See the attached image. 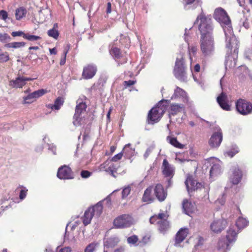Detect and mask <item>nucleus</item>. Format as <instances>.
Masks as SVG:
<instances>
[{
  "label": "nucleus",
  "mask_w": 252,
  "mask_h": 252,
  "mask_svg": "<svg viewBox=\"0 0 252 252\" xmlns=\"http://www.w3.org/2000/svg\"><path fill=\"white\" fill-rule=\"evenodd\" d=\"M214 18L219 22L223 28L228 49L225 61V67L231 68L235 66L239 48V41L233 32L230 19L226 11L221 8H217L214 13Z\"/></svg>",
  "instance_id": "1"
},
{
  "label": "nucleus",
  "mask_w": 252,
  "mask_h": 252,
  "mask_svg": "<svg viewBox=\"0 0 252 252\" xmlns=\"http://www.w3.org/2000/svg\"><path fill=\"white\" fill-rule=\"evenodd\" d=\"M199 21L198 28L201 35L200 41V50L203 56L205 58H208L214 54L215 50L211 20L201 13L197 16L194 24L195 25Z\"/></svg>",
  "instance_id": "2"
},
{
  "label": "nucleus",
  "mask_w": 252,
  "mask_h": 252,
  "mask_svg": "<svg viewBox=\"0 0 252 252\" xmlns=\"http://www.w3.org/2000/svg\"><path fill=\"white\" fill-rule=\"evenodd\" d=\"M239 231H236L234 226H230L227 231L225 238L220 239L218 242V249L223 252L229 250L236 241Z\"/></svg>",
  "instance_id": "3"
},
{
  "label": "nucleus",
  "mask_w": 252,
  "mask_h": 252,
  "mask_svg": "<svg viewBox=\"0 0 252 252\" xmlns=\"http://www.w3.org/2000/svg\"><path fill=\"white\" fill-rule=\"evenodd\" d=\"M239 231H236L234 226H230L227 231L225 238L220 239L218 242V249L223 252L229 250L236 241Z\"/></svg>",
  "instance_id": "4"
},
{
  "label": "nucleus",
  "mask_w": 252,
  "mask_h": 252,
  "mask_svg": "<svg viewBox=\"0 0 252 252\" xmlns=\"http://www.w3.org/2000/svg\"><path fill=\"white\" fill-rule=\"evenodd\" d=\"M186 69L187 67L185 63L183 54H179L177 57L175 62L173 71L174 76L181 82H187L188 77Z\"/></svg>",
  "instance_id": "5"
},
{
  "label": "nucleus",
  "mask_w": 252,
  "mask_h": 252,
  "mask_svg": "<svg viewBox=\"0 0 252 252\" xmlns=\"http://www.w3.org/2000/svg\"><path fill=\"white\" fill-rule=\"evenodd\" d=\"M102 202L100 201L92 207L89 208L84 213L82 218V222L85 226L90 224L94 216L98 217L102 212Z\"/></svg>",
  "instance_id": "6"
},
{
  "label": "nucleus",
  "mask_w": 252,
  "mask_h": 252,
  "mask_svg": "<svg viewBox=\"0 0 252 252\" xmlns=\"http://www.w3.org/2000/svg\"><path fill=\"white\" fill-rule=\"evenodd\" d=\"M75 113L73 117V125L78 126L81 125L82 115L85 112L87 105L82 99H78L76 101Z\"/></svg>",
  "instance_id": "7"
},
{
  "label": "nucleus",
  "mask_w": 252,
  "mask_h": 252,
  "mask_svg": "<svg viewBox=\"0 0 252 252\" xmlns=\"http://www.w3.org/2000/svg\"><path fill=\"white\" fill-rule=\"evenodd\" d=\"M133 222V219L130 215L124 214L117 217L114 220L113 224L117 228H124L130 226Z\"/></svg>",
  "instance_id": "8"
},
{
  "label": "nucleus",
  "mask_w": 252,
  "mask_h": 252,
  "mask_svg": "<svg viewBox=\"0 0 252 252\" xmlns=\"http://www.w3.org/2000/svg\"><path fill=\"white\" fill-rule=\"evenodd\" d=\"M208 162L211 166L210 170V176L212 179L220 175L222 173V162L218 158H211L208 159Z\"/></svg>",
  "instance_id": "9"
},
{
  "label": "nucleus",
  "mask_w": 252,
  "mask_h": 252,
  "mask_svg": "<svg viewBox=\"0 0 252 252\" xmlns=\"http://www.w3.org/2000/svg\"><path fill=\"white\" fill-rule=\"evenodd\" d=\"M236 108L239 113L243 115H247L252 112V104L244 99L238 100Z\"/></svg>",
  "instance_id": "10"
},
{
  "label": "nucleus",
  "mask_w": 252,
  "mask_h": 252,
  "mask_svg": "<svg viewBox=\"0 0 252 252\" xmlns=\"http://www.w3.org/2000/svg\"><path fill=\"white\" fill-rule=\"evenodd\" d=\"M215 130L209 141V145L212 148H217L220 146L222 140V133L220 128L216 126Z\"/></svg>",
  "instance_id": "11"
},
{
  "label": "nucleus",
  "mask_w": 252,
  "mask_h": 252,
  "mask_svg": "<svg viewBox=\"0 0 252 252\" xmlns=\"http://www.w3.org/2000/svg\"><path fill=\"white\" fill-rule=\"evenodd\" d=\"M33 79L30 77H26L21 75H18L15 79L9 81V85L12 88H22L25 86L27 81H32Z\"/></svg>",
  "instance_id": "12"
},
{
  "label": "nucleus",
  "mask_w": 252,
  "mask_h": 252,
  "mask_svg": "<svg viewBox=\"0 0 252 252\" xmlns=\"http://www.w3.org/2000/svg\"><path fill=\"white\" fill-rule=\"evenodd\" d=\"M57 177L60 179L68 180L73 179L74 175L69 167L63 165L59 168Z\"/></svg>",
  "instance_id": "13"
},
{
  "label": "nucleus",
  "mask_w": 252,
  "mask_h": 252,
  "mask_svg": "<svg viewBox=\"0 0 252 252\" xmlns=\"http://www.w3.org/2000/svg\"><path fill=\"white\" fill-rule=\"evenodd\" d=\"M47 93V91L44 89H40L35 91L29 94L26 96L23 97V104H30L33 102L35 99Z\"/></svg>",
  "instance_id": "14"
},
{
  "label": "nucleus",
  "mask_w": 252,
  "mask_h": 252,
  "mask_svg": "<svg viewBox=\"0 0 252 252\" xmlns=\"http://www.w3.org/2000/svg\"><path fill=\"white\" fill-rule=\"evenodd\" d=\"M171 99L181 101L184 103H187L188 101V97L186 92L179 87H176V88L174 90V94Z\"/></svg>",
  "instance_id": "15"
},
{
  "label": "nucleus",
  "mask_w": 252,
  "mask_h": 252,
  "mask_svg": "<svg viewBox=\"0 0 252 252\" xmlns=\"http://www.w3.org/2000/svg\"><path fill=\"white\" fill-rule=\"evenodd\" d=\"M97 67L95 65L88 64L84 67L82 77L85 80L92 79L95 75Z\"/></svg>",
  "instance_id": "16"
},
{
  "label": "nucleus",
  "mask_w": 252,
  "mask_h": 252,
  "mask_svg": "<svg viewBox=\"0 0 252 252\" xmlns=\"http://www.w3.org/2000/svg\"><path fill=\"white\" fill-rule=\"evenodd\" d=\"M227 221L224 219L214 220L210 224L211 230L216 233H220L226 226Z\"/></svg>",
  "instance_id": "17"
},
{
  "label": "nucleus",
  "mask_w": 252,
  "mask_h": 252,
  "mask_svg": "<svg viewBox=\"0 0 252 252\" xmlns=\"http://www.w3.org/2000/svg\"><path fill=\"white\" fill-rule=\"evenodd\" d=\"M162 116V114H160L157 108L153 107L148 113V124H154L158 122Z\"/></svg>",
  "instance_id": "18"
},
{
  "label": "nucleus",
  "mask_w": 252,
  "mask_h": 252,
  "mask_svg": "<svg viewBox=\"0 0 252 252\" xmlns=\"http://www.w3.org/2000/svg\"><path fill=\"white\" fill-rule=\"evenodd\" d=\"M232 173L230 176L229 180L234 185H237L240 182L242 178V173L237 166L232 168Z\"/></svg>",
  "instance_id": "19"
},
{
  "label": "nucleus",
  "mask_w": 252,
  "mask_h": 252,
  "mask_svg": "<svg viewBox=\"0 0 252 252\" xmlns=\"http://www.w3.org/2000/svg\"><path fill=\"white\" fill-rule=\"evenodd\" d=\"M162 168V173L165 176L170 178H172L173 176L175 168L172 165L169 163L166 159H164L163 161Z\"/></svg>",
  "instance_id": "20"
},
{
  "label": "nucleus",
  "mask_w": 252,
  "mask_h": 252,
  "mask_svg": "<svg viewBox=\"0 0 252 252\" xmlns=\"http://www.w3.org/2000/svg\"><path fill=\"white\" fill-rule=\"evenodd\" d=\"M185 106L184 103H172L170 104L169 113V115L175 116L179 113L185 112Z\"/></svg>",
  "instance_id": "21"
},
{
  "label": "nucleus",
  "mask_w": 252,
  "mask_h": 252,
  "mask_svg": "<svg viewBox=\"0 0 252 252\" xmlns=\"http://www.w3.org/2000/svg\"><path fill=\"white\" fill-rule=\"evenodd\" d=\"M184 8L186 10H192L201 6V0H183Z\"/></svg>",
  "instance_id": "22"
},
{
  "label": "nucleus",
  "mask_w": 252,
  "mask_h": 252,
  "mask_svg": "<svg viewBox=\"0 0 252 252\" xmlns=\"http://www.w3.org/2000/svg\"><path fill=\"white\" fill-rule=\"evenodd\" d=\"M217 102L220 107L224 110H230V106L227 103V96L224 93H221L217 99Z\"/></svg>",
  "instance_id": "23"
},
{
  "label": "nucleus",
  "mask_w": 252,
  "mask_h": 252,
  "mask_svg": "<svg viewBox=\"0 0 252 252\" xmlns=\"http://www.w3.org/2000/svg\"><path fill=\"white\" fill-rule=\"evenodd\" d=\"M155 194L160 201H162L165 200L167 193L164 190L163 186L160 184H158L155 189Z\"/></svg>",
  "instance_id": "24"
},
{
  "label": "nucleus",
  "mask_w": 252,
  "mask_h": 252,
  "mask_svg": "<svg viewBox=\"0 0 252 252\" xmlns=\"http://www.w3.org/2000/svg\"><path fill=\"white\" fill-rule=\"evenodd\" d=\"M122 152L125 157L128 159H130L136 154L135 148H132L131 145L129 143L125 146Z\"/></svg>",
  "instance_id": "25"
},
{
  "label": "nucleus",
  "mask_w": 252,
  "mask_h": 252,
  "mask_svg": "<svg viewBox=\"0 0 252 252\" xmlns=\"http://www.w3.org/2000/svg\"><path fill=\"white\" fill-rule=\"evenodd\" d=\"M189 233V229L187 228H182L176 234V243H180L183 241Z\"/></svg>",
  "instance_id": "26"
},
{
  "label": "nucleus",
  "mask_w": 252,
  "mask_h": 252,
  "mask_svg": "<svg viewBox=\"0 0 252 252\" xmlns=\"http://www.w3.org/2000/svg\"><path fill=\"white\" fill-rule=\"evenodd\" d=\"M119 242V239L117 237H111L106 239L104 242V250H106V248H112Z\"/></svg>",
  "instance_id": "27"
},
{
  "label": "nucleus",
  "mask_w": 252,
  "mask_h": 252,
  "mask_svg": "<svg viewBox=\"0 0 252 252\" xmlns=\"http://www.w3.org/2000/svg\"><path fill=\"white\" fill-rule=\"evenodd\" d=\"M185 184L189 191L195 190L197 189L198 183L195 181L192 176H188L186 180Z\"/></svg>",
  "instance_id": "28"
},
{
  "label": "nucleus",
  "mask_w": 252,
  "mask_h": 252,
  "mask_svg": "<svg viewBox=\"0 0 252 252\" xmlns=\"http://www.w3.org/2000/svg\"><path fill=\"white\" fill-rule=\"evenodd\" d=\"M169 103L170 100L163 99L159 101L157 105L154 107L157 108L159 111V113L160 112V114H162V115H163L167 110Z\"/></svg>",
  "instance_id": "29"
},
{
  "label": "nucleus",
  "mask_w": 252,
  "mask_h": 252,
  "mask_svg": "<svg viewBox=\"0 0 252 252\" xmlns=\"http://www.w3.org/2000/svg\"><path fill=\"white\" fill-rule=\"evenodd\" d=\"M64 102L63 99L62 97H58L55 101L54 104H48L46 107L48 108L51 109L52 110H58L60 109L61 107L63 105Z\"/></svg>",
  "instance_id": "30"
},
{
  "label": "nucleus",
  "mask_w": 252,
  "mask_h": 252,
  "mask_svg": "<svg viewBox=\"0 0 252 252\" xmlns=\"http://www.w3.org/2000/svg\"><path fill=\"white\" fill-rule=\"evenodd\" d=\"M27 11L26 9L23 6L17 8L15 10V15L17 20H20L26 16Z\"/></svg>",
  "instance_id": "31"
},
{
  "label": "nucleus",
  "mask_w": 252,
  "mask_h": 252,
  "mask_svg": "<svg viewBox=\"0 0 252 252\" xmlns=\"http://www.w3.org/2000/svg\"><path fill=\"white\" fill-rule=\"evenodd\" d=\"M166 140L171 145L176 148L182 149L185 147V145L179 142L175 137L168 136L166 138Z\"/></svg>",
  "instance_id": "32"
},
{
  "label": "nucleus",
  "mask_w": 252,
  "mask_h": 252,
  "mask_svg": "<svg viewBox=\"0 0 252 252\" xmlns=\"http://www.w3.org/2000/svg\"><path fill=\"white\" fill-rule=\"evenodd\" d=\"M183 209L185 214L189 215L194 211V206L187 200H184L183 202Z\"/></svg>",
  "instance_id": "33"
},
{
  "label": "nucleus",
  "mask_w": 252,
  "mask_h": 252,
  "mask_svg": "<svg viewBox=\"0 0 252 252\" xmlns=\"http://www.w3.org/2000/svg\"><path fill=\"white\" fill-rule=\"evenodd\" d=\"M158 229L161 233H164L169 227V222L166 220H158Z\"/></svg>",
  "instance_id": "34"
},
{
  "label": "nucleus",
  "mask_w": 252,
  "mask_h": 252,
  "mask_svg": "<svg viewBox=\"0 0 252 252\" xmlns=\"http://www.w3.org/2000/svg\"><path fill=\"white\" fill-rule=\"evenodd\" d=\"M152 192V188H149L147 189L144 193L142 200L143 202L150 203L153 201L152 198L151 196V193Z\"/></svg>",
  "instance_id": "35"
},
{
  "label": "nucleus",
  "mask_w": 252,
  "mask_h": 252,
  "mask_svg": "<svg viewBox=\"0 0 252 252\" xmlns=\"http://www.w3.org/2000/svg\"><path fill=\"white\" fill-rule=\"evenodd\" d=\"M249 221L245 218L239 217L236 221V225L239 229H241L246 227Z\"/></svg>",
  "instance_id": "36"
},
{
  "label": "nucleus",
  "mask_w": 252,
  "mask_h": 252,
  "mask_svg": "<svg viewBox=\"0 0 252 252\" xmlns=\"http://www.w3.org/2000/svg\"><path fill=\"white\" fill-rule=\"evenodd\" d=\"M26 43L24 42H14L7 43L5 45V47L7 48H19L24 47Z\"/></svg>",
  "instance_id": "37"
},
{
  "label": "nucleus",
  "mask_w": 252,
  "mask_h": 252,
  "mask_svg": "<svg viewBox=\"0 0 252 252\" xmlns=\"http://www.w3.org/2000/svg\"><path fill=\"white\" fill-rule=\"evenodd\" d=\"M110 54L115 60L119 59L121 57L120 49L116 47H112L110 50Z\"/></svg>",
  "instance_id": "38"
},
{
  "label": "nucleus",
  "mask_w": 252,
  "mask_h": 252,
  "mask_svg": "<svg viewBox=\"0 0 252 252\" xmlns=\"http://www.w3.org/2000/svg\"><path fill=\"white\" fill-rule=\"evenodd\" d=\"M47 34L49 36L57 39L59 36V32L56 28H53L52 29L48 31Z\"/></svg>",
  "instance_id": "39"
},
{
  "label": "nucleus",
  "mask_w": 252,
  "mask_h": 252,
  "mask_svg": "<svg viewBox=\"0 0 252 252\" xmlns=\"http://www.w3.org/2000/svg\"><path fill=\"white\" fill-rule=\"evenodd\" d=\"M188 51L189 59L190 60V62L191 63L192 61V57L195 56L197 52V48L194 46H188Z\"/></svg>",
  "instance_id": "40"
},
{
  "label": "nucleus",
  "mask_w": 252,
  "mask_h": 252,
  "mask_svg": "<svg viewBox=\"0 0 252 252\" xmlns=\"http://www.w3.org/2000/svg\"><path fill=\"white\" fill-rule=\"evenodd\" d=\"M166 214L164 213H159L157 216H153L151 217L150 219V222L151 223H154L155 222V220H164V218H166Z\"/></svg>",
  "instance_id": "41"
},
{
  "label": "nucleus",
  "mask_w": 252,
  "mask_h": 252,
  "mask_svg": "<svg viewBox=\"0 0 252 252\" xmlns=\"http://www.w3.org/2000/svg\"><path fill=\"white\" fill-rule=\"evenodd\" d=\"M24 38L29 41H34L41 39V37L39 36L26 33V35H24Z\"/></svg>",
  "instance_id": "42"
},
{
  "label": "nucleus",
  "mask_w": 252,
  "mask_h": 252,
  "mask_svg": "<svg viewBox=\"0 0 252 252\" xmlns=\"http://www.w3.org/2000/svg\"><path fill=\"white\" fill-rule=\"evenodd\" d=\"M11 39L10 36L6 33H0V42L5 43Z\"/></svg>",
  "instance_id": "43"
},
{
  "label": "nucleus",
  "mask_w": 252,
  "mask_h": 252,
  "mask_svg": "<svg viewBox=\"0 0 252 252\" xmlns=\"http://www.w3.org/2000/svg\"><path fill=\"white\" fill-rule=\"evenodd\" d=\"M9 60V57L8 53H0V63H4Z\"/></svg>",
  "instance_id": "44"
},
{
  "label": "nucleus",
  "mask_w": 252,
  "mask_h": 252,
  "mask_svg": "<svg viewBox=\"0 0 252 252\" xmlns=\"http://www.w3.org/2000/svg\"><path fill=\"white\" fill-rule=\"evenodd\" d=\"M110 165L108 167L107 172L110 173L112 176L115 177L114 173L117 171V168L114 165V164L110 163Z\"/></svg>",
  "instance_id": "45"
},
{
  "label": "nucleus",
  "mask_w": 252,
  "mask_h": 252,
  "mask_svg": "<svg viewBox=\"0 0 252 252\" xmlns=\"http://www.w3.org/2000/svg\"><path fill=\"white\" fill-rule=\"evenodd\" d=\"M138 241V237L136 235H132L127 239V242L130 245H134Z\"/></svg>",
  "instance_id": "46"
},
{
  "label": "nucleus",
  "mask_w": 252,
  "mask_h": 252,
  "mask_svg": "<svg viewBox=\"0 0 252 252\" xmlns=\"http://www.w3.org/2000/svg\"><path fill=\"white\" fill-rule=\"evenodd\" d=\"M131 191V189L129 186H127L126 187H125L122 192V198H126L128 194L130 193Z\"/></svg>",
  "instance_id": "47"
},
{
  "label": "nucleus",
  "mask_w": 252,
  "mask_h": 252,
  "mask_svg": "<svg viewBox=\"0 0 252 252\" xmlns=\"http://www.w3.org/2000/svg\"><path fill=\"white\" fill-rule=\"evenodd\" d=\"M78 225V223L73 224L71 222H69L68 223L66 226V230L65 233V237H67L68 236L67 233V229L69 227L71 228V230L73 231L77 226Z\"/></svg>",
  "instance_id": "48"
},
{
  "label": "nucleus",
  "mask_w": 252,
  "mask_h": 252,
  "mask_svg": "<svg viewBox=\"0 0 252 252\" xmlns=\"http://www.w3.org/2000/svg\"><path fill=\"white\" fill-rule=\"evenodd\" d=\"M96 245L94 243L89 244L85 249V252H94L95 249Z\"/></svg>",
  "instance_id": "49"
},
{
  "label": "nucleus",
  "mask_w": 252,
  "mask_h": 252,
  "mask_svg": "<svg viewBox=\"0 0 252 252\" xmlns=\"http://www.w3.org/2000/svg\"><path fill=\"white\" fill-rule=\"evenodd\" d=\"M28 189L26 188H23L20 192L19 198L21 200H23L26 196Z\"/></svg>",
  "instance_id": "50"
},
{
  "label": "nucleus",
  "mask_w": 252,
  "mask_h": 252,
  "mask_svg": "<svg viewBox=\"0 0 252 252\" xmlns=\"http://www.w3.org/2000/svg\"><path fill=\"white\" fill-rule=\"evenodd\" d=\"M110 162L106 161L104 163L101 164L99 166V169L100 171H105L107 172L108 166L110 164Z\"/></svg>",
  "instance_id": "51"
},
{
  "label": "nucleus",
  "mask_w": 252,
  "mask_h": 252,
  "mask_svg": "<svg viewBox=\"0 0 252 252\" xmlns=\"http://www.w3.org/2000/svg\"><path fill=\"white\" fill-rule=\"evenodd\" d=\"M71 248L69 247L61 248L60 247H58L57 248V252H71Z\"/></svg>",
  "instance_id": "52"
},
{
  "label": "nucleus",
  "mask_w": 252,
  "mask_h": 252,
  "mask_svg": "<svg viewBox=\"0 0 252 252\" xmlns=\"http://www.w3.org/2000/svg\"><path fill=\"white\" fill-rule=\"evenodd\" d=\"M123 153L122 151L121 152L119 153V154L115 155L111 159V161H117L118 160L121 159L123 157Z\"/></svg>",
  "instance_id": "53"
},
{
  "label": "nucleus",
  "mask_w": 252,
  "mask_h": 252,
  "mask_svg": "<svg viewBox=\"0 0 252 252\" xmlns=\"http://www.w3.org/2000/svg\"><path fill=\"white\" fill-rule=\"evenodd\" d=\"M154 148V146H150L147 149L145 154H144V158L145 159H146L149 157V156L153 151Z\"/></svg>",
  "instance_id": "54"
},
{
  "label": "nucleus",
  "mask_w": 252,
  "mask_h": 252,
  "mask_svg": "<svg viewBox=\"0 0 252 252\" xmlns=\"http://www.w3.org/2000/svg\"><path fill=\"white\" fill-rule=\"evenodd\" d=\"M8 17L7 12L4 10H1L0 11V18L4 21H5Z\"/></svg>",
  "instance_id": "55"
},
{
  "label": "nucleus",
  "mask_w": 252,
  "mask_h": 252,
  "mask_svg": "<svg viewBox=\"0 0 252 252\" xmlns=\"http://www.w3.org/2000/svg\"><path fill=\"white\" fill-rule=\"evenodd\" d=\"M67 52H68L67 50L64 51L63 52V55H62V58L60 61V65H63L65 64V61H66V54H67Z\"/></svg>",
  "instance_id": "56"
},
{
  "label": "nucleus",
  "mask_w": 252,
  "mask_h": 252,
  "mask_svg": "<svg viewBox=\"0 0 252 252\" xmlns=\"http://www.w3.org/2000/svg\"><path fill=\"white\" fill-rule=\"evenodd\" d=\"M91 173L87 170H82L81 172V176L83 178H88L91 175Z\"/></svg>",
  "instance_id": "57"
},
{
  "label": "nucleus",
  "mask_w": 252,
  "mask_h": 252,
  "mask_svg": "<svg viewBox=\"0 0 252 252\" xmlns=\"http://www.w3.org/2000/svg\"><path fill=\"white\" fill-rule=\"evenodd\" d=\"M48 149L49 151H50L53 155L56 154V147L53 144H50L47 143Z\"/></svg>",
  "instance_id": "58"
},
{
  "label": "nucleus",
  "mask_w": 252,
  "mask_h": 252,
  "mask_svg": "<svg viewBox=\"0 0 252 252\" xmlns=\"http://www.w3.org/2000/svg\"><path fill=\"white\" fill-rule=\"evenodd\" d=\"M26 33H25L22 31L13 32L11 33V35L13 37L23 36L24 38V35H26Z\"/></svg>",
  "instance_id": "59"
},
{
  "label": "nucleus",
  "mask_w": 252,
  "mask_h": 252,
  "mask_svg": "<svg viewBox=\"0 0 252 252\" xmlns=\"http://www.w3.org/2000/svg\"><path fill=\"white\" fill-rule=\"evenodd\" d=\"M238 153V148H236V149H234L233 150H230L227 152L226 154L231 158H232L235 155H236Z\"/></svg>",
  "instance_id": "60"
},
{
  "label": "nucleus",
  "mask_w": 252,
  "mask_h": 252,
  "mask_svg": "<svg viewBox=\"0 0 252 252\" xmlns=\"http://www.w3.org/2000/svg\"><path fill=\"white\" fill-rule=\"evenodd\" d=\"M135 83V81L130 80L128 81H124V85L125 88H126L127 87H129L130 86L134 85Z\"/></svg>",
  "instance_id": "61"
},
{
  "label": "nucleus",
  "mask_w": 252,
  "mask_h": 252,
  "mask_svg": "<svg viewBox=\"0 0 252 252\" xmlns=\"http://www.w3.org/2000/svg\"><path fill=\"white\" fill-rule=\"evenodd\" d=\"M225 201V198L224 197V195H223L221 198H218V200L216 201V204H219L221 205H222L224 204Z\"/></svg>",
  "instance_id": "62"
},
{
  "label": "nucleus",
  "mask_w": 252,
  "mask_h": 252,
  "mask_svg": "<svg viewBox=\"0 0 252 252\" xmlns=\"http://www.w3.org/2000/svg\"><path fill=\"white\" fill-rule=\"evenodd\" d=\"M246 56L247 58L252 60V51L249 50L246 52Z\"/></svg>",
  "instance_id": "63"
},
{
  "label": "nucleus",
  "mask_w": 252,
  "mask_h": 252,
  "mask_svg": "<svg viewBox=\"0 0 252 252\" xmlns=\"http://www.w3.org/2000/svg\"><path fill=\"white\" fill-rule=\"evenodd\" d=\"M106 12L107 14L111 12V4L110 2L107 3Z\"/></svg>",
  "instance_id": "64"
}]
</instances>
